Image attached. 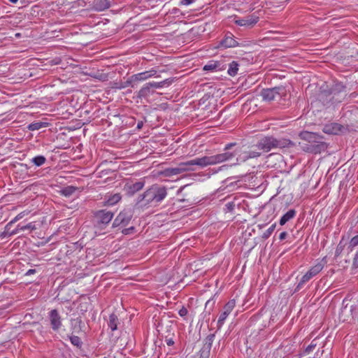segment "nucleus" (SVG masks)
<instances>
[{
  "instance_id": "nucleus-1",
  "label": "nucleus",
  "mask_w": 358,
  "mask_h": 358,
  "mask_svg": "<svg viewBox=\"0 0 358 358\" xmlns=\"http://www.w3.org/2000/svg\"><path fill=\"white\" fill-rule=\"evenodd\" d=\"M167 196V190L165 187L154 185L148 189L143 194L138 196L137 203L141 206H145L155 203H160Z\"/></svg>"
},
{
  "instance_id": "nucleus-2",
  "label": "nucleus",
  "mask_w": 358,
  "mask_h": 358,
  "mask_svg": "<svg viewBox=\"0 0 358 358\" xmlns=\"http://www.w3.org/2000/svg\"><path fill=\"white\" fill-rule=\"evenodd\" d=\"M236 155V152H224L215 155L195 158L192 159L191 162L193 166H198L203 168L209 165H215L227 161H230L234 159Z\"/></svg>"
},
{
  "instance_id": "nucleus-3",
  "label": "nucleus",
  "mask_w": 358,
  "mask_h": 358,
  "mask_svg": "<svg viewBox=\"0 0 358 358\" xmlns=\"http://www.w3.org/2000/svg\"><path fill=\"white\" fill-rule=\"evenodd\" d=\"M327 264V257H324L320 259H317L316 263L313 266H311L309 268V270L301 277L299 282L297 285L296 288L300 289L307 282H308L313 277L316 276L318 273H320L323 270Z\"/></svg>"
},
{
  "instance_id": "nucleus-4",
  "label": "nucleus",
  "mask_w": 358,
  "mask_h": 358,
  "mask_svg": "<svg viewBox=\"0 0 358 358\" xmlns=\"http://www.w3.org/2000/svg\"><path fill=\"white\" fill-rule=\"evenodd\" d=\"M157 74V71L155 69H150L144 72L138 73L133 75L122 87H126L131 85L134 87L136 82H141Z\"/></svg>"
},
{
  "instance_id": "nucleus-5",
  "label": "nucleus",
  "mask_w": 358,
  "mask_h": 358,
  "mask_svg": "<svg viewBox=\"0 0 358 358\" xmlns=\"http://www.w3.org/2000/svg\"><path fill=\"white\" fill-rule=\"evenodd\" d=\"M280 146L279 141L273 137H264L257 143V149L263 152H268Z\"/></svg>"
},
{
  "instance_id": "nucleus-6",
  "label": "nucleus",
  "mask_w": 358,
  "mask_h": 358,
  "mask_svg": "<svg viewBox=\"0 0 358 358\" xmlns=\"http://www.w3.org/2000/svg\"><path fill=\"white\" fill-rule=\"evenodd\" d=\"M236 306L235 299L229 300L224 306L223 312L220 314L217 320V327L220 328L224 323L229 315Z\"/></svg>"
},
{
  "instance_id": "nucleus-7",
  "label": "nucleus",
  "mask_w": 358,
  "mask_h": 358,
  "mask_svg": "<svg viewBox=\"0 0 358 358\" xmlns=\"http://www.w3.org/2000/svg\"><path fill=\"white\" fill-rule=\"evenodd\" d=\"M259 17L255 14L247 15L243 18H236L234 22L236 24L245 27H252L259 21Z\"/></svg>"
},
{
  "instance_id": "nucleus-8",
  "label": "nucleus",
  "mask_w": 358,
  "mask_h": 358,
  "mask_svg": "<svg viewBox=\"0 0 358 358\" xmlns=\"http://www.w3.org/2000/svg\"><path fill=\"white\" fill-rule=\"evenodd\" d=\"M262 152H263L257 149V144L252 145L248 152H245L236 158V162L235 164L239 162H245L248 159L258 157L261 155Z\"/></svg>"
},
{
  "instance_id": "nucleus-9",
  "label": "nucleus",
  "mask_w": 358,
  "mask_h": 358,
  "mask_svg": "<svg viewBox=\"0 0 358 358\" xmlns=\"http://www.w3.org/2000/svg\"><path fill=\"white\" fill-rule=\"evenodd\" d=\"M331 100L334 102H341L346 96L345 87L341 84H336L331 90Z\"/></svg>"
},
{
  "instance_id": "nucleus-10",
  "label": "nucleus",
  "mask_w": 358,
  "mask_h": 358,
  "mask_svg": "<svg viewBox=\"0 0 358 358\" xmlns=\"http://www.w3.org/2000/svg\"><path fill=\"white\" fill-rule=\"evenodd\" d=\"M282 91L283 89L280 87L264 89L262 91L261 96L264 100L271 101L278 97Z\"/></svg>"
},
{
  "instance_id": "nucleus-11",
  "label": "nucleus",
  "mask_w": 358,
  "mask_h": 358,
  "mask_svg": "<svg viewBox=\"0 0 358 358\" xmlns=\"http://www.w3.org/2000/svg\"><path fill=\"white\" fill-rule=\"evenodd\" d=\"M113 213L105 210H100L96 213V218L97 219V224L102 228L103 226L108 224L113 219Z\"/></svg>"
},
{
  "instance_id": "nucleus-12",
  "label": "nucleus",
  "mask_w": 358,
  "mask_h": 358,
  "mask_svg": "<svg viewBox=\"0 0 358 358\" xmlns=\"http://www.w3.org/2000/svg\"><path fill=\"white\" fill-rule=\"evenodd\" d=\"M51 327L54 331L59 330L62 326V318L57 310H52L49 313Z\"/></svg>"
},
{
  "instance_id": "nucleus-13",
  "label": "nucleus",
  "mask_w": 358,
  "mask_h": 358,
  "mask_svg": "<svg viewBox=\"0 0 358 358\" xmlns=\"http://www.w3.org/2000/svg\"><path fill=\"white\" fill-rule=\"evenodd\" d=\"M327 148V146L323 142H314L310 145H307L304 150L307 152L318 154L322 151H324Z\"/></svg>"
},
{
  "instance_id": "nucleus-14",
  "label": "nucleus",
  "mask_w": 358,
  "mask_h": 358,
  "mask_svg": "<svg viewBox=\"0 0 358 358\" xmlns=\"http://www.w3.org/2000/svg\"><path fill=\"white\" fill-rule=\"evenodd\" d=\"M238 45V43L234 38V36L231 33L227 34L220 43V46L224 48H234Z\"/></svg>"
},
{
  "instance_id": "nucleus-15",
  "label": "nucleus",
  "mask_w": 358,
  "mask_h": 358,
  "mask_svg": "<svg viewBox=\"0 0 358 358\" xmlns=\"http://www.w3.org/2000/svg\"><path fill=\"white\" fill-rule=\"evenodd\" d=\"M343 128V126L340 124L333 122L326 124L324 127L323 131L327 134L336 135L342 131Z\"/></svg>"
},
{
  "instance_id": "nucleus-16",
  "label": "nucleus",
  "mask_w": 358,
  "mask_h": 358,
  "mask_svg": "<svg viewBox=\"0 0 358 358\" xmlns=\"http://www.w3.org/2000/svg\"><path fill=\"white\" fill-rule=\"evenodd\" d=\"M145 185L144 182L139 181L133 184H127L125 189L129 194H134L136 192L141 190Z\"/></svg>"
},
{
  "instance_id": "nucleus-17",
  "label": "nucleus",
  "mask_w": 358,
  "mask_h": 358,
  "mask_svg": "<svg viewBox=\"0 0 358 358\" xmlns=\"http://www.w3.org/2000/svg\"><path fill=\"white\" fill-rule=\"evenodd\" d=\"M35 229H36L35 225L32 222H30V223H29V224H27L26 225L18 224L15 230L10 231V236L16 234L19 231H25L27 229L34 230Z\"/></svg>"
},
{
  "instance_id": "nucleus-18",
  "label": "nucleus",
  "mask_w": 358,
  "mask_h": 358,
  "mask_svg": "<svg viewBox=\"0 0 358 358\" xmlns=\"http://www.w3.org/2000/svg\"><path fill=\"white\" fill-rule=\"evenodd\" d=\"M185 170L184 169H180L178 165L177 167L166 169L164 171V174L166 176H172L184 173Z\"/></svg>"
},
{
  "instance_id": "nucleus-19",
  "label": "nucleus",
  "mask_w": 358,
  "mask_h": 358,
  "mask_svg": "<svg viewBox=\"0 0 358 358\" xmlns=\"http://www.w3.org/2000/svg\"><path fill=\"white\" fill-rule=\"evenodd\" d=\"M296 215V211L294 209L288 210L285 215H283L280 220V224L284 225L288 221L292 220Z\"/></svg>"
},
{
  "instance_id": "nucleus-20",
  "label": "nucleus",
  "mask_w": 358,
  "mask_h": 358,
  "mask_svg": "<svg viewBox=\"0 0 358 358\" xmlns=\"http://www.w3.org/2000/svg\"><path fill=\"white\" fill-rule=\"evenodd\" d=\"M117 324H118V317L117 316L112 313L109 315V321H108V327L111 329V331H115L117 329Z\"/></svg>"
},
{
  "instance_id": "nucleus-21",
  "label": "nucleus",
  "mask_w": 358,
  "mask_h": 358,
  "mask_svg": "<svg viewBox=\"0 0 358 358\" xmlns=\"http://www.w3.org/2000/svg\"><path fill=\"white\" fill-rule=\"evenodd\" d=\"M48 126V123L43 122H34L29 124L27 127L29 131H36L41 129L43 127H46Z\"/></svg>"
},
{
  "instance_id": "nucleus-22",
  "label": "nucleus",
  "mask_w": 358,
  "mask_h": 358,
  "mask_svg": "<svg viewBox=\"0 0 358 358\" xmlns=\"http://www.w3.org/2000/svg\"><path fill=\"white\" fill-rule=\"evenodd\" d=\"M352 311V306L348 308V305L345 306L342 309L339 314V318L343 322H345L348 320L349 315H348V313Z\"/></svg>"
},
{
  "instance_id": "nucleus-23",
  "label": "nucleus",
  "mask_w": 358,
  "mask_h": 358,
  "mask_svg": "<svg viewBox=\"0 0 358 358\" xmlns=\"http://www.w3.org/2000/svg\"><path fill=\"white\" fill-rule=\"evenodd\" d=\"M150 87L148 83L145 84L143 87L138 91V97L143 98L148 96L150 93Z\"/></svg>"
},
{
  "instance_id": "nucleus-24",
  "label": "nucleus",
  "mask_w": 358,
  "mask_h": 358,
  "mask_svg": "<svg viewBox=\"0 0 358 358\" xmlns=\"http://www.w3.org/2000/svg\"><path fill=\"white\" fill-rule=\"evenodd\" d=\"M238 71V64L236 62L233 61L229 64V67L228 69L227 72L229 76H234L237 74Z\"/></svg>"
},
{
  "instance_id": "nucleus-25",
  "label": "nucleus",
  "mask_w": 358,
  "mask_h": 358,
  "mask_svg": "<svg viewBox=\"0 0 358 358\" xmlns=\"http://www.w3.org/2000/svg\"><path fill=\"white\" fill-rule=\"evenodd\" d=\"M31 161L36 166H41L45 163L46 158L43 155H38L33 157Z\"/></svg>"
},
{
  "instance_id": "nucleus-26",
  "label": "nucleus",
  "mask_w": 358,
  "mask_h": 358,
  "mask_svg": "<svg viewBox=\"0 0 358 358\" xmlns=\"http://www.w3.org/2000/svg\"><path fill=\"white\" fill-rule=\"evenodd\" d=\"M121 198L122 196L120 194H115L108 198V199L106 201V203L108 206L115 205V203L120 201Z\"/></svg>"
},
{
  "instance_id": "nucleus-27",
  "label": "nucleus",
  "mask_w": 358,
  "mask_h": 358,
  "mask_svg": "<svg viewBox=\"0 0 358 358\" xmlns=\"http://www.w3.org/2000/svg\"><path fill=\"white\" fill-rule=\"evenodd\" d=\"M128 220H126L125 214L123 213H120L117 217L115 219L113 225L117 226L120 224H124L127 222Z\"/></svg>"
},
{
  "instance_id": "nucleus-28",
  "label": "nucleus",
  "mask_w": 358,
  "mask_h": 358,
  "mask_svg": "<svg viewBox=\"0 0 358 358\" xmlns=\"http://www.w3.org/2000/svg\"><path fill=\"white\" fill-rule=\"evenodd\" d=\"M150 88H162L164 87L166 84H169V82L167 81V80H164L161 82H150L148 83Z\"/></svg>"
},
{
  "instance_id": "nucleus-29",
  "label": "nucleus",
  "mask_w": 358,
  "mask_h": 358,
  "mask_svg": "<svg viewBox=\"0 0 358 358\" xmlns=\"http://www.w3.org/2000/svg\"><path fill=\"white\" fill-rule=\"evenodd\" d=\"M179 166L180 169H184L185 172L186 171H194L195 169L194 168L193 165L192 164L191 160L185 162H181L179 164Z\"/></svg>"
},
{
  "instance_id": "nucleus-30",
  "label": "nucleus",
  "mask_w": 358,
  "mask_h": 358,
  "mask_svg": "<svg viewBox=\"0 0 358 358\" xmlns=\"http://www.w3.org/2000/svg\"><path fill=\"white\" fill-rule=\"evenodd\" d=\"M24 215L22 213H19L17 216H15L13 220H12L9 223H8L6 226L5 233L10 235V231H9L10 227L12 226L13 224L22 218Z\"/></svg>"
},
{
  "instance_id": "nucleus-31",
  "label": "nucleus",
  "mask_w": 358,
  "mask_h": 358,
  "mask_svg": "<svg viewBox=\"0 0 358 358\" xmlns=\"http://www.w3.org/2000/svg\"><path fill=\"white\" fill-rule=\"evenodd\" d=\"M24 215L22 213H19L17 216H15L13 220H12L9 223H8L6 226L5 233L10 235V231H9L10 227L12 226L13 224L22 218Z\"/></svg>"
},
{
  "instance_id": "nucleus-32",
  "label": "nucleus",
  "mask_w": 358,
  "mask_h": 358,
  "mask_svg": "<svg viewBox=\"0 0 358 358\" xmlns=\"http://www.w3.org/2000/svg\"><path fill=\"white\" fill-rule=\"evenodd\" d=\"M24 215L22 213H19L17 216H15L13 220H12L9 223H8L6 226L5 233L10 235V231H9L10 227L12 226L13 224L22 218Z\"/></svg>"
},
{
  "instance_id": "nucleus-33",
  "label": "nucleus",
  "mask_w": 358,
  "mask_h": 358,
  "mask_svg": "<svg viewBox=\"0 0 358 358\" xmlns=\"http://www.w3.org/2000/svg\"><path fill=\"white\" fill-rule=\"evenodd\" d=\"M24 215L22 213H19L17 216H15L13 220H12L9 223H8L6 226L5 233L10 235V231H9L10 227L12 226L13 224L22 218Z\"/></svg>"
},
{
  "instance_id": "nucleus-34",
  "label": "nucleus",
  "mask_w": 358,
  "mask_h": 358,
  "mask_svg": "<svg viewBox=\"0 0 358 358\" xmlns=\"http://www.w3.org/2000/svg\"><path fill=\"white\" fill-rule=\"evenodd\" d=\"M357 246H358V234L351 238L348 249L349 252H352Z\"/></svg>"
},
{
  "instance_id": "nucleus-35",
  "label": "nucleus",
  "mask_w": 358,
  "mask_h": 358,
  "mask_svg": "<svg viewBox=\"0 0 358 358\" xmlns=\"http://www.w3.org/2000/svg\"><path fill=\"white\" fill-rule=\"evenodd\" d=\"M76 190V187H74L73 186H69V187H66L64 188L62 190V193L65 196H69L72 194H73Z\"/></svg>"
},
{
  "instance_id": "nucleus-36",
  "label": "nucleus",
  "mask_w": 358,
  "mask_h": 358,
  "mask_svg": "<svg viewBox=\"0 0 358 358\" xmlns=\"http://www.w3.org/2000/svg\"><path fill=\"white\" fill-rule=\"evenodd\" d=\"M276 227V224L274 223L271 226H270L263 234L262 238L264 239L268 238L272 233L274 231Z\"/></svg>"
},
{
  "instance_id": "nucleus-37",
  "label": "nucleus",
  "mask_w": 358,
  "mask_h": 358,
  "mask_svg": "<svg viewBox=\"0 0 358 358\" xmlns=\"http://www.w3.org/2000/svg\"><path fill=\"white\" fill-rule=\"evenodd\" d=\"M219 64L217 62H210L206 64L203 69L204 71H213L218 67Z\"/></svg>"
},
{
  "instance_id": "nucleus-38",
  "label": "nucleus",
  "mask_w": 358,
  "mask_h": 358,
  "mask_svg": "<svg viewBox=\"0 0 358 358\" xmlns=\"http://www.w3.org/2000/svg\"><path fill=\"white\" fill-rule=\"evenodd\" d=\"M71 343L76 346V347H80L82 345V342L80 341V338L77 336H71L69 337Z\"/></svg>"
},
{
  "instance_id": "nucleus-39",
  "label": "nucleus",
  "mask_w": 358,
  "mask_h": 358,
  "mask_svg": "<svg viewBox=\"0 0 358 358\" xmlns=\"http://www.w3.org/2000/svg\"><path fill=\"white\" fill-rule=\"evenodd\" d=\"M225 208L227 210V212H233L234 208H235V203L234 202H228L226 205H225Z\"/></svg>"
},
{
  "instance_id": "nucleus-40",
  "label": "nucleus",
  "mask_w": 358,
  "mask_h": 358,
  "mask_svg": "<svg viewBox=\"0 0 358 358\" xmlns=\"http://www.w3.org/2000/svg\"><path fill=\"white\" fill-rule=\"evenodd\" d=\"M188 313V310L186 308L182 306L178 311V314L180 317H183L186 316Z\"/></svg>"
},
{
  "instance_id": "nucleus-41",
  "label": "nucleus",
  "mask_w": 358,
  "mask_h": 358,
  "mask_svg": "<svg viewBox=\"0 0 358 358\" xmlns=\"http://www.w3.org/2000/svg\"><path fill=\"white\" fill-rule=\"evenodd\" d=\"M315 341L313 340L311 343L306 348V352H310L311 351H313V350L315 348L316 346V343H314Z\"/></svg>"
},
{
  "instance_id": "nucleus-42",
  "label": "nucleus",
  "mask_w": 358,
  "mask_h": 358,
  "mask_svg": "<svg viewBox=\"0 0 358 358\" xmlns=\"http://www.w3.org/2000/svg\"><path fill=\"white\" fill-rule=\"evenodd\" d=\"M341 243H342V242L341 241L336 248V256H338L343 250V246L341 245Z\"/></svg>"
},
{
  "instance_id": "nucleus-43",
  "label": "nucleus",
  "mask_w": 358,
  "mask_h": 358,
  "mask_svg": "<svg viewBox=\"0 0 358 358\" xmlns=\"http://www.w3.org/2000/svg\"><path fill=\"white\" fill-rule=\"evenodd\" d=\"M194 1V0H181L180 5L188 6L191 3H192Z\"/></svg>"
},
{
  "instance_id": "nucleus-44",
  "label": "nucleus",
  "mask_w": 358,
  "mask_h": 358,
  "mask_svg": "<svg viewBox=\"0 0 358 358\" xmlns=\"http://www.w3.org/2000/svg\"><path fill=\"white\" fill-rule=\"evenodd\" d=\"M353 265L356 267L358 266V251L356 252L353 259Z\"/></svg>"
},
{
  "instance_id": "nucleus-45",
  "label": "nucleus",
  "mask_w": 358,
  "mask_h": 358,
  "mask_svg": "<svg viewBox=\"0 0 358 358\" xmlns=\"http://www.w3.org/2000/svg\"><path fill=\"white\" fill-rule=\"evenodd\" d=\"M287 236V233L286 231H282L279 235V239L280 241H282V240L285 239Z\"/></svg>"
},
{
  "instance_id": "nucleus-46",
  "label": "nucleus",
  "mask_w": 358,
  "mask_h": 358,
  "mask_svg": "<svg viewBox=\"0 0 358 358\" xmlns=\"http://www.w3.org/2000/svg\"><path fill=\"white\" fill-rule=\"evenodd\" d=\"M166 341V344L169 346L173 345L174 344V341L171 338L167 339Z\"/></svg>"
},
{
  "instance_id": "nucleus-47",
  "label": "nucleus",
  "mask_w": 358,
  "mask_h": 358,
  "mask_svg": "<svg viewBox=\"0 0 358 358\" xmlns=\"http://www.w3.org/2000/svg\"><path fill=\"white\" fill-rule=\"evenodd\" d=\"M35 272H36V271L34 269H29L26 273V275H29L34 274Z\"/></svg>"
},
{
  "instance_id": "nucleus-48",
  "label": "nucleus",
  "mask_w": 358,
  "mask_h": 358,
  "mask_svg": "<svg viewBox=\"0 0 358 358\" xmlns=\"http://www.w3.org/2000/svg\"><path fill=\"white\" fill-rule=\"evenodd\" d=\"M233 145V144H227L226 146H225V150H228L229 149L231 146Z\"/></svg>"
},
{
  "instance_id": "nucleus-49",
  "label": "nucleus",
  "mask_w": 358,
  "mask_h": 358,
  "mask_svg": "<svg viewBox=\"0 0 358 358\" xmlns=\"http://www.w3.org/2000/svg\"><path fill=\"white\" fill-rule=\"evenodd\" d=\"M129 229H124L122 232H123L124 234H128V231H129Z\"/></svg>"
},
{
  "instance_id": "nucleus-50",
  "label": "nucleus",
  "mask_w": 358,
  "mask_h": 358,
  "mask_svg": "<svg viewBox=\"0 0 358 358\" xmlns=\"http://www.w3.org/2000/svg\"><path fill=\"white\" fill-rule=\"evenodd\" d=\"M11 3H15L18 0H9Z\"/></svg>"
},
{
  "instance_id": "nucleus-51",
  "label": "nucleus",
  "mask_w": 358,
  "mask_h": 358,
  "mask_svg": "<svg viewBox=\"0 0 358 358\" xmlns=\"http://www.w3.org/2000/svg\"><path fill=\"white\" fill-rule=\"evenodd\" d=\"M140 127H141V124H138V128H140Z\"/></svg>"
},
{
  "instance_id": "nucleus-52",
  "label": "nucleus",
  "mask_w": 358,
  "mask_h": 358,
  "mask_svg": "<svg viewBox=\"0 0 358 358\" xmlns=\"http://www.w3.org/2000/svg\"><path fill=\"white\" fill-rule=\"evenodd\" d=\"M104 358H106V357H104Z\"/></svg>"
}]
</instances>
